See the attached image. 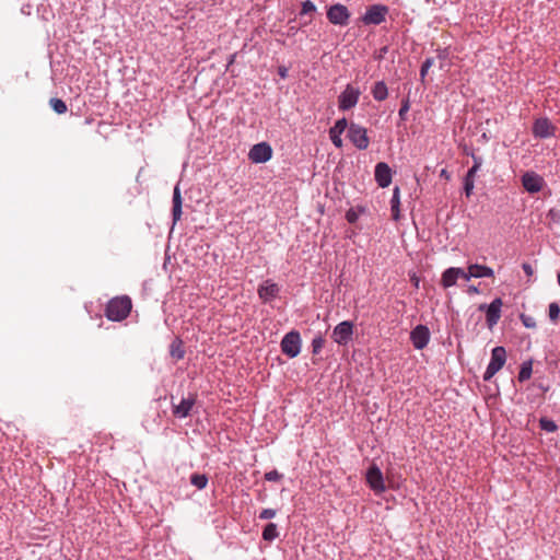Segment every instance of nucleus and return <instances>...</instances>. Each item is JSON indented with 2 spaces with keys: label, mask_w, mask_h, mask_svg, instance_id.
<instances>
[{
  "label": "nucleus",
  "mask_w": 560,
  "mask_h": 560,
  "mask_svg": "<svg viewBox=\"0 0 560 560\" xmlns=\"http://www.w3.org/2000/svg\"><path fill=\"white\" fill-rule=\"evenodd\" d=\"M469 291H474V292H477V288H475V287H471V288H469Z\"/></svg>",
  "instance_id": "48"
},
{
  "label": "nucleus",
  "mask_w": 560,
  "mask_h": 560,
  "mask_svg": "<svg viewBox=\"0 0 560 560\" xmlns=\"http://www.w3.org/2000/svg\"><path fill=\"white\" fill-rule=\"evenodd\" d=\"M471 278H494V272L490 267L472 264L468 266Z\"/></svg>",
  "instance_id": "20"
},
{
  "label": "nucleus",
  "mask_w": 560,
  "mask_h": 560,
  "mask_svg": "<svg viewBox=\"0 0 560 560\" xmlns=\"http://www.w3.org/2000/svg\"><path fill=\"white\" fill-rule=\"evenodd\" d=\"M324 345H325V340L323 337L318 336V337L314 338L312 340L313 353H315V354L319 353L320 350L323 349Z\"/></svg>",
  "instance_id": "32"
},
{
  "label": "nucleus",
  "mask_w": 560,
  "mask_h": 560,
  "mask_svg": "<svg viewBox=\"0 0 560 560\" xmlns=\"http://www.w3.org/2000/svg\"><path fill=\"white\" fill-rule=\"evenodd\" d=\"M478 171H479V170H478V166H471V167L469 168V171L467 172L466 177H467V178H471V179H474V180H475V176H476V174H477V172H478Z\"/></svg>",
  "instance_id": "40"
},
{
  "label": "nucleus",
  "mask_w": 560,
  "mask_h": 560,
  "mask_svg": "<svg viewBox=\"0 0 560 560\" xmlns=\"http://www.w3.org/2000/svg\"><path fill=\"white\" fill-rule=\"evenodd\" d=\"M559 316H560V306L556 302L550 303L549 304V318L553 323H556V322H558Z\"/></svg>",
  "instance_id": "30"
},
{
  "label": "nucleus",
  "mask_w": 560,
  "mask_h": 560,
  "mask_svg": "<svg viewBox=\"0 0 560 560\" xmlns=\"http://www.w3.org/2000/svg\"><path fill=\"white\" fill-rule=\"evenodd\" d=\"M170 354L175 361H179L185 357L184 343L179 338H175L170 346Z\"/></svg>",
  "instance_id": "22"
},
{
  "label": "nucleus",
  "mask_w": 560,
  "mask_h": 560,
  "mask_svg": "<svg viewBox=\"0 0 560 560\" xmlns=\"http://www.w3.org/2000/svg\"><path fill=\"white\" fill-rule=\"evenodd\" d=\"M353 335V324L349 320L341 322L332 330V339L338 345H347Z\"/></svg>",
  "instance_id": "10"
},
{
  "label": "nucleus",
  "mask_w": 560,
  "mask_h": 560,
  "mask_svg": "<svg viewBox=\"0 0 560 560\" xmlns=\"http://www.w3.org/2000/svg\"><path fill=\"white\" fill-rule=\"evenodd\" d=\"M432 65H433L432 58L425 59L424 62L422 63L421 69H420V77L422 80L427 75V73H428L429 69L432 67Z\"/></svg>",
  "instance_id": "35"
},
{
  "label": "nucleus",
  "mask_w": 560,
  "mask_h": 560,
  "mask_svg": "<svg viewBox=\"0 0 560 560\" xmlns=\"http://www.w3.org/2000/svg\"><path fill=\"white\" fill-rule=\"evenodd\" d=\"M348 138L353 143V145L359 150H365L370 144L366 128L357 124H351L349 126Z\"/></svg>",
  "instance_id": "6"
},
{
  "label": "nucleus",
  "mask_w": 560,
  "mask_h": 560,
  "mask_svg": "<svg viewBox=\"0 0 560 560\" xmlns=\"http://www.w3.org/2000/svg\"><path fill=\"white\" fill-rule=\"evenodd\" d=\"M522 268H523L524 272L526 273V276H528V277H530L534 273L533 267L527 262H524Z\"/></svg>",
  "instance_id": "41"
},
{
  "label": "nucleus",
  "mask_w": 560,
  "mask_h": 560,
  "mask_svg": "<svg viewBox=\"0 0 560 560\" xmlns=\"http://www.w3.org/2000/svg\"><path fill=\"white\" fill-rule=\"evenodd\" d=\"M375 180L380 187H388L392 183V170L385 162H380L375 166Z\"/></svg>",
  "instance_id": "14"
},
{
  "label": "nucleus",
  "mask_w": 560,
  "mask_h": 560,
  "mask_svg": "<svg viewBox=\"0 0 560 560\" xmlns=\"http://www.w3.org/2000/svg\"><path fill=\"white\" fill-rule=\"evenodd\" d=\"M412 284L415 285V288H419V278L416 276V275H412L411 278H410Z\"/></svg>",
  "instance_id": "44"
},
{
  "label": "nucleus",
  "mask_w": 560,
  "mask_h": 560,
  "mask_svg": "<svg viewBox=\"0 0 560 560\" xmlns=\"http://www.w3.org/2000/svg\"><path fill=\"white\" fill-rule=\"evenodd\" d=\"M544 392H547L549 387H540Z\"/></svg>",
  "instance_id": "51"
},
{
  "label": "nucleus",
  "mask_w": 560,
  "mask_h": 560,
  "mask_svg": "<svg viewBox=\"0 0 560 560\" xmlns=\"http://www.w3.org/2000/svg\"><path fill=\"white\" fill-rule=\"evenodd\" d=\"M265 480L267 481H280L283 478V475L280 474L277 469H272L270 471L265 472L264 475Z\"/></svg>",
  "instance_id": "31"
},
{
  "label": "nucleus",
  "mask_w": 560,
  "mask_h": 560,
  "mask_svg": "<svg viewBox=\"0 0 560 560\" xmlns=\"http://www.w3.org/2000/svg\"><path fill=\"white\" fill-rule=\"evenodd\" d=\"M558 283L560 285V270H559V273H558Z\"/></svg>",
  "instance_id": "50"
},
{
  "label": "nucleus",
  "mask_w": 560,
  "mask_h": 560,
  "mask_svg": "<svg viewBox=\"0 0 560 560\" xmlns=\"http://www.w3.org/2000/svg\"><path fill=\"white\" fill-rule=\"evenodd\" d=\"M172 413L177 419H184L190 416L192 408L196 405V395L189 394L187 397H182L176 402V396H171Z\"/></svg>",
  "instance_id": "2"
},
{
  "label": "nucleus",
  "mask_w": 560,
  "mask_h": 560,
  "mask_svg": "<svg viewBox=\"0 0 560 560\" xmlns=\"http://www.w3.org/2000/svg\"><path fill=\"white\" fill-rule=\"evenodd\" d=\"M522 185L530 194L538 192L545 186V179L535 172H526L522 176Z\"/></svg>",
  "instance_id": "12"
},
{
  "label": "nucleus",
  "mask_w": 560,
  "mask_h": 560,
  "mask_svg": "<svg viewBox=\"0 0 560 560\" xmlns=\"http://www.w3.org/2000/svg\"><path fill=\"white\" fill-rule=\"evenodd\" d=\"M279 74H280L282 78H285V75H287V69H284V68H280V69H279Z\"/></svg>",
  "instance_id": "46"
},
{
  "label": "nucleus",
  "mask_w": 560,
  "mask_h": 560,
  "mask_svg": "<svg viewBox=\"0 0 560 560\" xmlns=\"http://www.w3.org/2000/svg\"><path fill=\"white\" fill-rule=\"evenodd\" d=\"M277 511L275 509H264L260 511L258 518L259 520H271L276 516Z\"/></svg>",
  "instance_id": "33"
},
{
  "label": "nucleus",
  "mask_w": 560,
  "mask_h": 560,
  "mask_svg": "<svg viewBox=\"0 0 560 560\" xmlns=\"http://www.w3.org/2000/svg\"><path fill=\"white\" fill-rule=\"evenodd\" d=\"M327 19L331 24L345 26L349 23L350 12L346 5L336 3L327 10Z\"/></svg>",
  "instance_id": "9"
},
{
  "label": "nucleus",
  "mask_w": 560,
  "mask_h": 560,
  "mask_svg": "<svg viewBox=\"0 0 560 560\" xmlns=\"http://www.w3.org/2000/svg\"><path fill=\"white\" fill-rule=\"evenodd\" d=\"M390 206H392V213H393L394 220H398V218H399V188L398 187H396L394 189L393 197L390 200Z\"/></svg>",
  "instance_id": "27"
},
{
  "label": "nucleus",
  "mask_w": 560,
  "mask_h": 560,
  "mask_svg": "<svg viewBox=\"0 0 560 560\" xmlns=\"http://www.w3.org/2000/svg\"><path fill=\"white\" fill-rule=\"evenodd\" d=\"M499 386H495L494 389H495V394H499Z\"/></svg>",
  "instance_id": "49"
},
{
  "label": "nucleus",
  "mask_w": 560,
  "mask_h": 560,
  "mask_svg": "<svg viewBox=\"0 0 560 560\" xmlns=\"http://www.w3.org/2000/svg\"><path fill=\"white\" fill-rule=\"evenodd\" d=\"M506 361V351L503 347H495L491 352L490 363L485 372L483 380L489 381Z\"/></svg>",
  "instance_id": "3"
},
{
  "label": "nucleus",
  "mask_w": 560,
  "mask_h": 560,
  "mask_svg": "<svg viewBox=\"0 0 560 560\" xmlns=\"http://www.w3.org/2000/svg\"><path fill=\"white\" fill-rule=\"evenodd\" d=\"M522 322L526 327H534L535 324L532 322V318L522 316Z\"/></svg>",
  "instance_id": "42"
},
{
  "label": "nucleus",
  "mask_w": 560,
  "mask_h": 560,
  "mask_svg": "<svg viewBox=\"0 0 560 560\" xmlns=\"http://www.w3.org/2000/svg\"><path fill=\"white\" fill-rule=\"evenodd\" d=\"M502 300L500 298L494 299L488 306L486 313V320L489 328H492L498 324L501 317Z\"/></svg>",
  "instance_id": "15"
},
{
  "label": "nucleus",
  "mask_w": 560,
  "mask_h": 560,
  "mask_svg": "<svg viewBox=\"0 0 560 560\" xmlns=\"http://www.w3.org/2000/svg\"><path fill=\"white\" fill-rule=\"evenodd\" d=\"M410 339L416 349H423L430 340V331L427 326L418 325L413 328L410 334Z\"/></svg>",
  "instance_id": "13"
},
{
  "label": "nucleus",
  "mask_w": 560,
  "mask_h": 560,
  "mask_svg": "<svg viewBox=\"0 0 560 560\" xmlns=\"http://www.w3.org/2000/svg\"><path fill=\"white\" fill-rule=\"evenodd\" d=\"M279 537L278 526L275 523H268L262 528L261 538L267 542H272Z\"/></svg>",
  "instance_id": "24"
},
{
  "label": "nucleus",
  "mask_w": 560,
  "mask_h": 560,
  "mask_svg": "<svg viewBox=\"0 0 560 560\" xmlns=\"http://www.w3.org/2000/svg\"><path fill=\"white\" fill-rule=\"evenodd\" d=\"M472 160H474V165L472 166H478V170L480 168L481 164H482V160L480 156H476V155H472Z\"/></svg>",
  "instance_id": "43"
},
{
  "label": "nucleus",
  "mask_w": 560,
  "mask_h": 560,
  "mask_svg": "<svg viewBox=\"0 0 560 560\" xmlns=\"http://www.w3.org/2000/svg\"><path fill=\"white\" fill-rule=\"evenodd\" d=\"M182 202H183V200H182L179 187L175 186L174 192H173V209H172V215H173L174 223H176L177 221L180 220Z\"/></svg>",
  "instance_id": "21"
},
{
  "label": "nucleus",
  "mask_w": 560,
  "mask_h": 560,
  "mask_svg": "<svg viewBox=\"0 0 560 560\" xmlns=\"http://www.w3.org/2000/svg\"><path fill=\"white\" fill-rule=\"evenodd\" d=\"M361 95V92L358 88H354L351 84H348L346 89L341 92L339 95V109L341 110H348L352 107H354L358 102L359 97Z\"/></svg>",
  "instance_id": "8"
},
{
  "label": "nucleus",
  "mask_w": 560,
  "mask_h": 560,
  "mask_svg": "<svg viewBox=\"0 0 560 560\" xmlns=\"http://www.w3.org/2000/svg\"><path fill=\"white\" fill-rule=\"evenodd\" d=\"M190 483L196 487L198 490H202L207 487L209 478L206 474L195 472L190 475Z\"/></svg>",
  "instance_id": "26"
},
{
  "label": "nucleus",
  "mask_w": 560,
  "mask_h": 560,
  "mask_svg": "<svg viewBox=\"0 0 560 560\" xmlns=\"http://www.w3.org/2000/svg\"><path fill=\"white\" fill-rule=\"evenodd\" d=\"M272 156V149L267 142H260L249 150L248 158L253 163H265Z\"/></svg>",
  "instance_id": "11"
},
{
  "label": "nucleus",
  "mask_w": 560,
  "mask_h": 560,
  "mask_svg": "<svg viewBox=\"0 0 560 560\" xmlns=\"http://www.w3.org/2000/svg\"><path fill=\"white\" fill-rule=\"evenodd\" d=\"M547 218L552 223H559L560 222V210L555 209V208L550 209L547 213Z\"/></svg>",
  "instance_id": "37"
},
{
  "label": "nucleus",
  "mask_w": 560,
  "mask_h": 560,
  "mask_svg": "<svg viewBox=\"0 0 560 560\" xmlns=\"http://www.w3.org/2000/svg\"><path fill=\"white\" fill-rule=\"evenodd\" d=\"M257 292L264 302H270L278 296L280 288L277 283L267 280L258 287Z\"/></svg>",
  "instance_id": "16"
},
{
  "label": "nucleus",
  "mask_w": 560,
  "mask_h": 560,
  "mask_svg": "<svg viewBox=\"0 0 560 560\" xmlns=\"http://www.w3.org/2000/svg\"><path fill=\"white\" fill-rule=\"evenodd\" d=\"M459 278H463L465 280H469L471 278V276H469V271L466 272L464 269H463V273L459 275Z\"/></svg>",
  "instance_id": "45"
},
{
  "label": "nucleus",
  "mask_w": 560,
  "mask_h": 560,
  "mask_svg": "<svg viewBox=\"0 0 560 560\" xmlns=\"http://www.w3.org/2000/svg\"><path fill=\"white\" fill-rule=\"evenodd\" d=\"M316 7L311 0H306L302 3L301 14H310L315 12Z\"/></svg>",
  "instance_id": "34"
},
{
  "label": "nucleus",
  "mask_w": 560,
  "mask_h": 560,
  "mask_svg": "<svg viewBox=\"0 0 560 560\" xmlns=\"http://www.w3.org/2000/svg\"><path fill=\"white\" fill-rule=\"evenodd\" d=\"M553 126L547 118L537 119L533 127L536 137L548 138L553 135Z\"/></svg>",
  "instance_id": "17"
},
{
  "label": "nucleus",
  "mask_w": 560,
  "mask_h": 560,
  "mask_svg": "<svg viewBox=\"0 0 560 560\" xmlns=\"http://www.w3.org/2000/svg\"><path fill=\"white\" fill-rule=\"evenodd\" d=\"M539 428L546 432H555V431H557L558 425L556 424V422L552 419L547 418V417H541L539 419Z\"/></svg>",
  "instance_id": "28"
},
{
  "label": "nucleus",
  "mask_w": 560,
  "mask_h": 560,
  "mask_svg": "<svg viewBox=\"0 0 560 560\" xmlns=\"http://www.w3.org/2000/svg\"><path fill=\"white\" fill-rule=\"evenodd\" d=\"M358 218H359V213L354 209H350L346 213V219L349 223L357 222Z\"/></svg>",
  "instance_id": "38"
},
{
  "label": "nucleus",
  "mask_w": 560,
  "mask_h": 560,
  "mask_svg": "<svg viewBox=\"0 0 560 560\" xmlns=\"http://www.w3.org/2000/svg\"><path fill=\"white\" fill-rule=\"evenodd\" d=\"M49 105L59 115L65 114L68 109L66 103L60 98H50Z\"/></svg>",
  "instance_id": "29"
},
{
  "label": "nucleus",
  "mask_w": 560,
  "mask_h": 560,
  "mask_svg": "<svg viewBox=\"0 0 560 560\" xmlns=\"http://www.w3.org/2000/svg\"><path fill=\"white\" fill-rule=\"evenodd\" d=\"M408 110H409V102H408V101H405V102L402 103V105H401L400 109H399V113H398V114H399V117H400L401 119H404V118H405V115H406V113H407Z\"/></svg>",
  "instance_id": "39"
},
{
  "label": "nucleus",
  "mask_w": 560,
  "mask_h": 560,
  "mask_svg": "<svg viewBox=\"0 0 560 560\" xmlns=\"http://www.w3.org/2000/svg\"><path fill=\"white\" fill-rule=\"evenodd\" d=\"M348 122L345 118L339 119L335 122L334 127L329 130V137L331 142L337 147H342L341 133L347 129Z\"/></svg>",
  "instance_id": "18"
},
{
  "label": "nucleus",
  "mask_w": 560,
  "mask_h": 560,
  "mask_svg": "<svg viewBox=\"0 0 560 560\" xmlns=\"http://www.w3.org/2000/svg\"><path fill=\"white\" fill-rule=\"evenodd\" d=\"M463 273L462 268L451 267L442 273L441 283L444 288H450L456 284L459 275Z\"/></svg>",
  "instance_id": "19"
},
{
  "label": "nucleus",
  "mask_w": 560,
  "mask_h": 560,
  "mask_svg": "<svg viewBox=\"0 0 560 560\" xmlns=\"http://www.w3.org/2000/svg\"><path fill=\"white\" fill-rule=\"evenodd\" d=\"M281 350L289 358H295L301 351V336L296 330L288 332L281 341Z\"/></svg>",
  "instance_id": "4"
},
{
  "label": "nucleus",
  "mask_w": 560,
  "mask_h": 560,
  "mask_svg": "<svg viewBox=\"0 0 560 560\" xmlns=\"http://www.w3.org/2000/svg\"><path fill=\"white\" fill-rule=\"evenodd\" d=\"M475 187V180L471 178L465 177L464 180V189L467 197H469L472 194Z\"/></svg>",
  "instance_id": "36"
},
{
  "label": "nucleus",
  "mask_w": 560,
  "mask_h": 560,
  "mask_svg": "<svg viewBox=\"0 0 560 560\" xmlns=\"http://www.w3.org/2000/svg\"><path fill=\"white\" fill-rule=\"evenodd\" d=\"M441 176H447V175H446V171H445V170H442V172H441Z\"/></svg>",
  "instance_id": "47"
},
{
  "label": "nucleus",
  "mask_w": 560,
  "mask_h": 560,
  "mask_svg": "<svg viewBox=\"0 0 560 560\" xmlns=\"http://www.w3.org/2000/svg\"><path fill=\"white\" fill-rule=\"evenodd\" d=\"M374 100L382 102L388 96V89L384 81H378L371 90Z\"/></svg>",
  "instance_id": "23"
},
{
  "label": "nucleus",
  "mask_w": 560,
  "mask_h": 560,
  "mask_svg": "<svg viewBox=\"0 0 560 560\" xmlns=\"http://www.w3.org/2000/svg\"><path fill=\"white\" fill-rule=\"evenodd\" d=\"M131 307L132 304L129 296L114 298L107 303L106 316L109 320L120 322L130 314Z\"/></svg>",
  "instance_id": "1"
},
{
  "label": "nucleus",
  "mask_w": 560,
  "mask_h": 560,
  "mask_svg": "<svg viewBox=\"0 0 560 560\" xmlns=\"http://www.w3.org/2000/svg\"><path fill=\"white\" fill-rule=\"evenodd\" d=\"M365 480L371 490L382 493L386 490L383 472L376 464H372L365 474Z\"/></svg>",
  "instance_id": "5"
},
{
  "label": "nucleus",
  "mask_w": 560,
  "mask_h": 560,
  "mask_svg": "<svg viewBox=\"0 0 560 560\" xmlns=\"http://www.w3.org/2000/svg\"><path fill=\"white\" fill-rule=\"evenodd\" d=\"M388 8L382 4H374L366 9L365 14L361 18V21L365 25H380L385 21Z\"/></svg>",
  "instance_id": "7"
},
{
  "label": "nucleus",
  "mask_w": 560,
  "mask_h": 560,
  "mask_svg": "<svg viewBox=\"0 0 560 560\" xmlns=\"http://www.w3.org/2000/svg\"><path fill=\"white\" fill-rule=\"evenodd\" d=\"M532 371H533V361L532 360L524 361L521 365V370H520V373L517 376L518 382L523 383V382H526L527 380H529L530 375H532Z\"/></svg>",
  "instance_id": "25"
}]
</instances>
